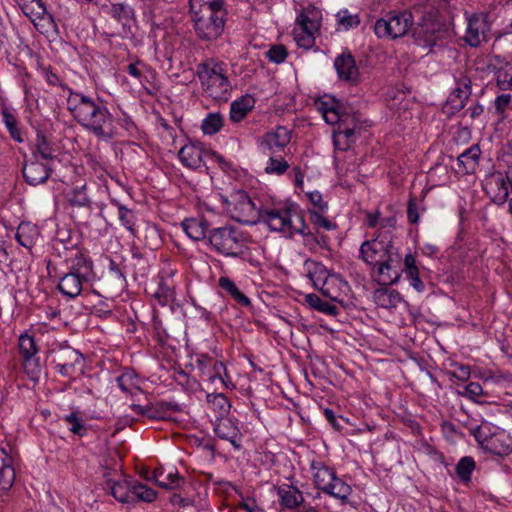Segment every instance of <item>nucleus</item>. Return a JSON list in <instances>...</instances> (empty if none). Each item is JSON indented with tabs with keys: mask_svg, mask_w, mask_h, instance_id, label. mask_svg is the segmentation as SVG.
<instances>
[{
	"mask_svg": "<svg viewBox=\"0 0 512 512\" xmlns=\"http://www.w3.org/2000/svg\"><path fill=\"white\" fill-rule=\"evenodd\" d=\"M61 87L68 91L67 110L80 126L105 141L118 135L116 120L100 97L74 91L65 84H61Z\"/></svg>",
	"mask_w": 512,
	"mask_h": 512,
	"instance_id": "1",
	"label": "nucleus"
},
{
	"mask_svg": "<svg viewBox=\"0 0 512 512\" xmlns=\"http://www.w3.org/2000/svg\"><path fill=\"white\" fill-rule=\"evenodd\" d=\"M189 12L196 36L214 42L224 32L227 10L224 0H189Z\"/></svg>",
	"mask_w": 512,
	"mask_h": 512,
	"instance_id": "2",
	"label": "nucleus"
},
{
	"mask_svg": "<svg viewBox=\"0 0 512 512\" xmlns=\"http://www.w3.org/2000/svg\"><path fill=\"white\" fill-rule=\"evenodd\" d=\"M248 235L232 224L211 227L206 244L215 252L226 257L246 260Z\"/></svg>",
	"mask_w": 512,
	"mask_h": 512,
	"instance_id": "3",
	"label": "nucleus"
},
{
	"mask_svg": "<svg viewBox=\"0 0 512 512\" xmlns=\"http://www.w3.org/2000/svg\"><path fill=\"white\" fill-rule=\"evenodd\" d=\"M270 224L275 228V232L282 233L286 238L292 239L295 234L303 237L305 245L316 244L321 248L328 247V236L319 232H311L308 228L302 211L297 206L290 205L285 218L276 214H271Z\"/></svg>",
	"mask_w": 512,
	"mask_h": 512,
	"instance_id": "4",
	"label": "nucleus"
},
{
	"mask_svg": "<svg viewBox=\"0 0 512 512\" xmlns=\"http://www.w3.org/2000/svg\"><path fill=\"white\" fill-rule=\"evenodd\" d=\"M229 205L232 207L233 218L238 222L244 224L263 222L274 232L275 228L269 222L271 214L285 218L289 210V206L284 208H257L254 201L244 190L234 191L230 195Z\"/></svg>",
	"mask_w": 512,
	"mask_h": 512,
	"instance_id": "5",
	"label": "nucleus"
},
{
	"mask_svg": "<svg viewBox=\"0 0 512 512\" xmlns=\"http://www.w3.org/2000/svg\"><path fill=\"white\" fill-rule=\"evenodd\" d=\"M223 63L202 62L197 65V76L204 91L217 101L227 102L232 86L225 75Z\"/></svg>",
	"mask_w": 512,
	"mask_h": 512,
	"instance_id": "6",
	"label": "nucleus"
},
{
	"mask_svg": "<svg viewBox=\"0 0 512 512\" xmlns=\"http://www.w3.org/2000/svg\"><path fill=\"white\" fill-rule=\"evenodd\" d=\"M412 37L418 46L428 48L431 52L435 46H444L445 41L451 37V31L436 14L427 13L413 28Z\"/></svg>",
	"mask_w": 512,
	"mask_h": 512,
	"instance_id": "7",
	"label": "nucleus"
},
{
	"mask_svg": "<svg viewBox=\"0 0 512 512\" xmlns=\"http://www.w3.org/2000/svg\"><path fill=\"white\" fill-rule=\"evenodd\" d=\"M310 468L313 472V482L317 489L340 500L342 504L348 503L352 488L341 478L337 477L334 468L327 466L322 461L315 460L311 462Z\"/></svg>",
	"mask_w": 512,
	"mask_h": 512,
	"instance_id": "8",
	"label": "nucleus"
},
{
	"mask_svg": "<svg viewBox=\"0 0 512 512\" xmlns=\"http://www.w3.org/2000/svg\"><path fill=\"white\" fill-rule=\"evenodd\" d=\"M110 494L120 503L134 504L136 501L150 503L156 498V491L132 477L107 480Z\"/></svg>",
	"mask_w": 512,
	"mask_h": 512,
	"instance_id": "9",
	"label": "nucleus"
},
{
	"mask_svg": "<svg viewBox=\"0 0 512 512\" xmlns=\"http://www.w3.org/2000/svg\"><path fill=\"white\" fill-rule=\"evenodd\" d=\"M413 25V16L409 11H390L385 17L378 19L374 32L379 38L396 39L404 36Z\"/></svg>",
	"mask_w": 512,
	"mask_h": 512,
	"instance_id": "10",
	"label": "nucleus"
},
{
	"mask_svg": "<svg viewBox=\"0 0 512 512\" xmlns=\"http://www.w3.org/2000/svg\"><path fill=\"white\" fill-rule=\"evenodd\" d=\"M390 249H398L392 241L390 231L379 232L374 238L360 245L359 258L375 270L376 266L387 257Z\"/></svg>",
	"mask_w": 512,
	"mask_h": 512,
	"instance_id": "11",
	"label": "nucleus"
},
{
	"mask_svg": "<svg viewBox=\"0 0 512 512\" xmlns=\"http://www.w3.org/2000/svg\"><path fill=\"white\" fill-rule=\"evenodd\" d=\"M473 435L480 447L495 456L505 457L512 452V437L505 430L487 434L481 426L474 429Z\"/></svg>",
	"mask_w": 512,
	"mask_h": 512,
	"instance_id": "12",
	"label": "nucleus"
},
{
	"mask_svg": "<svg viewBox=\"0 0 512 512\" xmlns=\"http://www.w3.org/2000/svg\"><path fill=\"white\" fill-rule=\"evenodd\" d=\"M387 257L372 270V277L381 286L396 284L403 273L402 255L399 249H390Z\"/></svg>",
	"mask_w": 512,
	"mask_h": 512,
	"instance_id": "13",
	"label": "nucleus"
},
{
	"mask_svg": "<svg viewBox=\"0 0 512 512\" xmlns=\"http://www.w3.org/2000/svg\"><path fill=\"white\" fill-rule=\"evenodd\" d=\"M52 363L55 364L59 374L70 377L77 369L82 371L84 358L78 350L70 346H64L53 351Z\"/></svg>",
	"mask_w": 512,
	"mask_h": 512,
	"instance_id": "14",
	"label": "nucleus"
},
{
	"mask_svg": "<svg viewBox=\"0 0 512 512\" xmlns=\"http://www.w3.org/2000/svg\"><path fill=\"white\" fill-rule=\"evenodd\" d=\"M333 65L341 81H345L353 86L360 83V72L355 58L347 48L334 59Z\"/></svg>",
	"mask_w": 512,
	"mask_h": 512,
	"instance_id": "15",
	"label": "nucleus"
},
{
	"mask_svg": "<svg viewBox=\"0 0 512 512\" xmlns=\"http://www.w3.org/2000/svg\"><path fill=\"white\" fill-rule=\"evenodd\" d=\"M69 204L73 207V217L87 225L92 214V202L86 193V186L75 187L68 195Z\"/></svg>",
	"mask_w": 512,
	"mask_h": 512,
	"instance_id": "16",
	"label": "nucleus"
},
{
	"mask_svg": "<svg viewBox=\"0 0 512 512\" xmlns=\"http://www.w3.org/2000/svg\"><path fill=\"white\" fill-rule=\"evenodd\" d=\"M25 181L32 186L42 184L47 181L52 173V168L48 164H44L34 159L25 161L22 169Z\"/></svg>",
	"mask_w": 512,
	"mask_h": 512,
	"instance_id": "17",
	"label": "nucleus"
},
{
	"mask_svg": "<svg viewBox=\"0 0 512 512\" xmlns=\"http://www.w3.org/2000/svg\"><path fill=\"white\" fill-rule=\"evenodd\" d=\"M318 110L322 113L326 123L335 125L339 121L346 104L335 96L326 95L316 101Z\"/></svg>",
	"mask_w": 512,
	"mask_h": 512,
	"instance_id": "18",
	"label": "nucleus"
},
{
	"mask_svg": "<svg viewBox=\"0 0 512 512\" xmlns=\"http://www.w3.org/2000/svg\"><path fill=\"white\" fill-rule=\"evenodd\" d=\"M214 432L220 439L229 441L235 449L239 450L241 448L240 430L229 418H217L214 422Z\"/></svg>",
	"mask_w": 512,
	"mask_h": 512,
	"instance_id": "19",
	"label": "nucleus"
},
{
	"mask_svg": "<svg viewBox=\"0 0 512 512\" xmlns=\"http://www.w3.org/2000/svg\"><path fill=\"white\" fill-rule=\"evenodd\" d=\"M291 141V131L284 126H277L272 132L264 134L260 141L263 150L273 152L275 148L283 149Z\"/></svg>",
	"mask_w": 512,
	"mask_h": 512,
	"instance_id": "20",
	"label": "nucleus"
},
{
	"mask_svg": "<svg viewBox=\"0 0 512 512\" xmlns=\"http://www.w3.org/2000/svg\"><path fill=\"white\" fill-rule=\"evenodd\" d=\"M88 280L86 277L69 271L60 278L58 289L64 296L75 298L81 293L83 283Z\"/></svg>",
	"mask_w": 512,
	"mask_h": 512,
	"instance_id": "21",
	"label": "nucleus"
},
{
	"mask_svg": "<svg viewBox=\"0 0 512 512\" xmlns=\"http://www.w3.org/2000/svg\"><path fill=\"white\" fill-rule=\"evenodd\" d=\"M471 81L469 78H461L457 82V87L452 91L447 99V103L451 105V108L455 111L462 110L466 101L471 96Z\"/></svg>",
	"mask_w": 512,
	"mask_h": 512,
	"instance_id": "22",
	"label": "nucleus"
},
{
	"mask_svg": "<svg viewBox=\"0 0 512 512\" xmlns=\"http://www.w3.org/2000/svg\"><path fill=\"white\" fill-rule=\"evenodd\" d=\"M15 481L12 457L0 448V493L8 491Z\"/></svg>",
	"mask_w": 512,
	"mask_h": 512,
	"instance_id": "23",
	"label": "nucleus"
},
{
	"mask_svg": "<svg viewBox=\"0 0 512 512\" xmlns=\"http://www.w3.org/2000/svg\"><path fill=\"white\" fill-rule=\"evenodd\" d=\"M202 156L203 151L200 147V142L186 144L178 153L181 163L190 169H198L201 167Z\"/></svg>",
	"mask_w": 512,
	"mask_h": 512,
	"instance_id": "24",
	"label": "nucleus"
},
{
	"mask_svg": "<svg viewBox=\"0 0 512 512\" xmlns=\"http://www.w3.org/2000/svg\"><path fill=\"white\" fill-rule=\"evenodd\" d=\"M277 494L280 505L287 509H294L304 502L302 492L294 485L283 484L279 486Z\"/></svg>",
	"mask_w": 512,
	"mask_h": 512,
	"instance_id": "25",
	"label": "nucleus"
},
{
	"mask_svg": "<svg viewBox=\"0 0 512 512\" xmlns=\"http://www.w3.org/2000/svg\"><path fill=\"white\" fill-rule=\"evenodd\" d=\"M183 229L186 234L193 240L205 241L208 239V231L211 229L210 223L204 218H190L185 219L182 223Z\"/></svg>",
	"mask_w": 512,
	"mask_h": 512,
	"instance_id": "26",
	"label": "nucleus"
},
{
	"mask_svg": "<svg viewBox=\"0 0 512 512\" xmlns=\"http://www.w3.org/2000/svg\"><path fill=\"white\" fill-rule=\"evenodd\" d=\"M481 150L478 145H472L457 158V171L462 174L473 173L478 166Z\"/></svg>",
	"mask_w": 512,
	"mask_h": 512,
	"instance_id": "27",
	"label": "nucleus"
},
{
	"mask_svg": "<svg viewBox=\"0 0 512 512\" xmlns=\"http://www.w3.org/2000/svg\"><path fill=\"white\" fill-rule=\"evenodd\" d=\"M348 287V283L343 280L340 274L333 273L323 288H320L321 294L334 302H342L340 296L345 288Z\"/></svg>",
	"mask_w": 512,
	"mask_h": 512,
	"instance_id": "28",
	"label": "nucleus"
},
{
	"mask_svg": "<svg viewBox=\"0 0 512 512\" xmlns=\"http://www.w3.org/2000/svg\"><path fill=\"white\" fill-rule=\"evenodd\" d=\"M255 99L252 95L246 94L239 99L233 101L230 107V120L233 123H238L245 118V116L253 109Z\"/></svg>",
	"mask_w": 512,
	"mask_h": 512,
	"instance_id": "29",
	"label": "nucleus"
},
{
	"mask_svg": "<svg viewBox=\"0 0 512 512\" xmlns=\"http://www.w3.org/2000/svg\"><path fill=\"white\" fill-rule=\"evenodd\" d=\"M374 298L379 306L386 309L395 308L402 301L401 294L395 289H389L387 286L377 289L374 293Z\"/></svg>",
	"mask_w": 512,
	"mask_h": 512,
	"instance_id": "30",
	"label": "nucleus"
},
{
	"mask_svg": "<svg viewBox=\"0 0 512 512\" xmlns=\"http://www.w3.org/2000/svg\"><path fill=\"white\" fill-rule=\"evenodd\" d=\"M109 15L124 27L135 20L134 8L125 2L112 3L109 9Z\"/></svg>",
	"mask_w": 512,
	"mask_h": 512,
	"instance_id": "31",
	"label": "nucleus"
},
{
	"mask_svg": "<svg viewBox=\"0 0 512 512\" xmlns=\"http://www.w3.org/2000/svg\"><path fill=\"white\" fill-rule=\"evenodd\" d=\"M484 26V20L480 19L477 15H473L468 19V26L464 39L470 47H478L480 45V33H483Z\"/></svg>",
	"mask_w": 512,
	"mask_h": 512,
	"instance_id": "32",
	"label": "nucleus"
},
{
	"mask_svg": "<svg viewBox=\"0 0 512 512\" xmlns=\"http://www.w3.org/2000/svg\"><path fill=\"white\" fill-rule=\"evenodd\" d=\"M218 285L240 306H251L250 299L237 287V285L228 277H220Z\"/></svg>",
	"mask_w": 512,
	"mask_h": 512,
	"instance_id": "33",
	"label": "nucleus"
},
{
	"mask_svg": "<svg viewBox=\"0 0 512 512\" xmlns=\"http://www.w3.org/2000/svg\"><path fill=\"white\" fill-rule=\"evenodd\" d=\"M70 272H74L90 279L93 274V262L89 257L77 250L75 256L71 259Z\"/></svg>",
	"mask_w": 512,
	"mask_h": 512,
	"instance_id": "34",
	"label": "nucleus"
},
{
	"mask_svg": "<svg viewBox=\"0 0 512 512\" xmlns=\"http://www.w3.org/2000/svg\"><path fill=\"white\" fill-rule=\"evenodd\" d=\"M313 267L308 270V277L312 281L314 288L320 290L326 284L330 276L333 274L322 263L307 260L306 264Z\"/></svg>",
	"mask_w": 512,
	"mask_h": 512,
	"instance_id": "35",
	"label": "nucleus"
},
{
	"mask_svg": "<svg viewBox=\"0 0 512 512\" xmlns=\"http://www.w3.org/2000/svg\"><path fill=\"white\" fill-rule=\"evenodd\" d=\"M32 155L34 159H37L38 156L44 160H53L56 158L55 149L52 143L41 131H37L35 150L33 151Z\"/></svg>",
	"mask_w": 512,
	"mask_h": 512,
	"instance_id": "36",
	"label": "nucleus"
},
{
	"mask_svg": "<svg viewBox=\"0 0 512 512\" xmlns=\"http://www.w3.org/2000/svg\"><path fill=\"white\" fill-rule=\"evenodd\" d=\"M22 12L32 21L43 15L46 5L42 0H15Z\"/></svg>",
	"mask_w": 512,
	"mask_h": 512,
	"instance_id": "37",
	"label": "nucleus"
},
{
	"mask_svg": "<svg viewBox=\"0 0 512 512\" xmlns=\"http://www.w3.org/2000/svg\"><path fill=\"white\" fill-rule=\"evenodd\" d=\"M1 114L3 123L6 129L8 130L10 137L18 143H23L24 138L22 136V131L18 125V120L16 116L13 113H11L7 108H4Z\"/></svg>",
	"mask_w": 512,
	"mask_h": 512,
	"instance_id": "38",
	"label": "nucleus"
},
{
	"mask_svg": "<svg viewBox=\"0 0 512 512\" xmlns=\"http://www.w3.org/2000/svg\"><path fill=\"white\" fill-rule=\"evenodd\" d=\"M206 398L212 409L218 414L217 418L226 417L229 414L231 404L223 393L207 394Z\"/></svg>",
	"mask_w": 512,
	"mask_h": 512,
	"instance_id": "39",
	"label": "nucleus"
},
{
	"mask_svg": "<svg viewBox=\"0 0 512 512\" xmlns=\"http://www.w3.org/2000/svg\"><path fill=\"white\" fill-rule=\"evenodd\" d=\"M476 463L471 456L462 457L455 466V473L463 483L471 481L472 472L475 470Z\"/></svg>",
	"mask_w": 512,
	"mask_h": 512,
	"instance_id": "40",
	"label": "nucleus"
},
{
	"mask_svg": "<svg viewBox=\"0 0 512 512\" xmlns=\"http://www.w3.org/2000/svg\"><path fill=\"white\" fill-rule=\"evenodd\" d=\"M305 301L309 304L311 308L324 314L331 316H337L339 314V309L337 306L322 301L320 297L314 293L307 294L305 297Z\"/></svg>",
	"mask_w": 512,
	"mask_h": 512,
	"instance_id": "41",
	"label": "nucleus"
},
{
	"mask_svg": "<svg viewBox=\"0 0 512 512\" xmlns=\"http://www.w3.org/2000/svg\"><path fill=\"white\" fill-rule=\"evenodd\" d=\"M336 21L339 29L344 31L357 28L361 23L359 14H352L348 9H342L338 11L336 14Z\"/></svg>",
	"mask_w": 512,
	"mask_h": 512,
	"instance_id": "42",
	"label": "nucleus"
},
{
	"mask_svg": "<svg viewBox=\"0 0 512 512\" xmlns=\"http://www.w3.org/2000/svg\"><path fill=\"white\" fill-rule=\"evenodd\" d=\"M223 127V116L220 113H209L202 121L201 129L206 135H214Z\"/></svg>",
	"mask_w": 512,
	"mask_h": 512,
	"instance_id": "43",
	"label": "nucleus"
},
{
	"mask_svg": "<svg viewBox=\"0 0 512 512\" xmlns=\"http://www.w3.org/2000/svg\"><path fill=\"white\" fill-rule=\"evenodd\" d=\"M58 245H62L65 250H72L77 246L73 241L72 231L66 227H59L53 238V246L57 249Z\"/></svg>",
	"mask_w": 512,
	"mask_h": 512,
	"instance_id": "44",
	"label": "nucleus"
},
{
	"mask_svg": "<svg viewBox=\"0 0 512 512\" xmlns=\"http://www.w3.org/2000/svg\"><path fill=\"white\" fill-rule=\"evenodd\" d=\"M63 419H64V421H66L70 425L69 430L73 434L78 435L80 437H83V436H85L87 434L88 427L85 424V422L82 419V417L79 416V412L78 411L71 412L70 414L64 416Z\"/></svg>",
	"mask_w": 512,
	"mask_h": 512,
	"instance_id": "45",
	"label": "nucleus"
},
{
	"mask_svg": "<svg viewBox=\"0 0 512 512\" xmlns=\"http://www.w3.org/2000/svg\"><path fill=\"white\" fill-rule=\"evenodd\" d=\"M118 208V216L121 224L131 233L135 234V223L136 217L132 210L126 208L124 205L120 204L118 201H112Z\"/></svg>",
	"mask_w": 512,
	"mask_h": 512,
	"instance_id": "46",
	"label": "nucleus"
},
{
	"mask_svg": "<svg viewBox=\"0 0 512 512\" xmlns=\"http://www.w3.org/2000/svg\"><path fill=\"white\" fill-rule=\"evenodd\" d=\"M33 23L35 27L43 34L50 32H58V25L54 19V16L51 13H49L46 8L43 15H39L37 21Z\"/></svg>",
	"mask_w": 512,
	"mask_h": 512,
	"instance_id": "47",
	"label": "nucleus"
},
{
	"mask_svg": "<svg viewBox=\"0 0 512 512\" xmlns=\"http://www.w3.org/2000/svg\"><path fill=\"white\" fill-rule=\"evenodd\" d=\"M155 299L161 306H166L174 299V290L164 280L158 284L157 290L154 293Z\"/></svg>",
	"mask_w": 512,
	"mask_h": 512,
	"instance_id": "48",
	"label": "nucleus"
},
{
	"mask_svg": "<svg viewBox=\"0 0 512 512\" xmlns=\"http://www.w3.org/2000/svg\"><path fill=\"white\" fill-rule=\"evenodd\" d=\"M19 350L23 358L35 356L37 346L34 337L27 333L21 334L19 337Z\"/></svg>",
	"mask_w": 512,
	"mask_h": 512,
	"instance_id": "49",
	"label": "nucleus"
},
{
	"mask_svg": "<svg viewBox=\"0 0 512 512\" xmlns=\"http://www.w3.org/2000/svg\"><path fill=\"white\" fill-rule=\"evenodd\" d=\"M357 125L356 123H352L351 126H345V123L344 124H340V126H338L337 128V133L338 135H343L345 138H346V146L345 147H340V142L339 140L336 138V135H334V145L337 149H340V150H346L350 147V144H351V141L350 139L355 135V131L357 129Z\"/></svg>",
	"mask_w": 512,
	"mask_h": 512,
	"instance_id": "50",
	"label": "nucleus"
},
{
	"mask_svg": "<svg viewBox=\"0 0 512 512\" xmlns=\"http://www.w3.org/2000/svg\"><path fill=\"white\" fill-rule=\"evenodd\" d=\"M155 413L157 414V420L166 419L168 411L180 412L182 408L177 402L158 401L154 404Z\"/></svg>",
	"mask_w": 512,
	"mask_h": 512,
	"instance_id": "51",
	"label": "nucleus"
},
{
	"mask_svg": "<svg viewBox=\"0 0 512 512\" xmlns=\"http://www.w3.org/2000/svg\"><path fill=\"white\" fill-rule=\"evenodd\" d=\"M323 212L310 210L309 211V220L315 227H321L325 230L331 231L336 229L337 225L324 217L322 215Z\"/></svg>",
	"mask_w": 512,
	"mask_h": 512,
	"instance_id": "52",
	"label": "nucleus"
},
{
	"mask_svg": "<svg viewBox=\"0 0 512 512\" xmlns=\"http://www.w3.org/2000/svg\"><path fill=\"white\" fill-rule=\"evenodd\" d=\"M266 56L269 59V61L276 64H280L286 60L288 52L286 47L282 44L272 45L270 49L266 52Z\"/></svg>",
	"mask_w": 512,
	"mask_h": 512,
	"instance_id": "53",
	"label": "nucleus"
},
{
	"mask_svg": "<svg viewBox=\"0 0 512 512\" xmlns=\"http://www.w3.org/2000/svg\"><path fill=\"white\" fill-rule=\"evenodd\" d=\"M23 366L30 379L36 380L39 377L41 367L39 359L35 358V356L24 357Z\"/></svg>",
	"mask_w": 512,
	"mask_h": 512,
	"instance_id": "54",
	"label": "nucleus"
},
{
	"mask_svg": "<svg viewBox=\"0 0 512 512\" xmlns=\"http://www.w3.org/2000/svg\"><path fill=\"white\" fill-rule=\"evenodd\" d=\"M294 36L299 47L309 49L314 45L315 38L313 36V30H300L297 32L295 29Z\"/></svg>",
	"mask_w": 512,
	"mask_h": 512,
	"instance_id": "55",
	"label": "nucleus"
},
{
	"mask_svg": "<svg viewBox=\"0 0 512 512\" xmlns=\"http://www.w3.org/2000/svg\"><path fill=\"white\" fill-rule=\"evenodd\" d=\"M135 374L133 372H124L116 378L118 387L127 394L131 393V388L136 385Z\"/></svg>",
	"mask_w": 512,
	"mask_h": 512,
	"instance_id": "56",
	"label": "nucleus"
},
{
	"mask_svg": "<svg viewBox=\"0 0 512 512\" xmlns=\"http://www.w3.org/2000/svg\"><path fill=\"white\" fill-rule=\"evenodd\" d=\"M288 167L289 165L287 161L284 160L283 158L277 159L271 157L269 159L267 167L265 168V171L269 174L281 175L288 169Z\"/></svg>",
	"mask_w": 512,
	"mask_h": 512,
	"instance_id": "57",
	"label": "nucleus"
},
{
	"mask_svg": "<svg viewBox=\"0 0 512 512\" xmlns=\"http://www.w3.org/2000/svg\"><path fill=\"white\" fill-rule=\"evenodd\" d=\"M462 396H465L475 402H480L477 398L484 394L482 386L477 382H470L463 387V391L459 392Z\"/></svg>",
	"mask_w": 512,
	"mask_h": 512,
	"instance_id": "58",
	"label": "nucleus"
},
{
	"mask_svg": "<svg viewBox=\"0 0 512 512\" xmlns=\"http://www.w3.org/2000/svg\"><path fill=\"white\" fill-rule=\"evenodd\" d=\"M342 111L343 112L340 115L339 121L336 122L335 124L340 126V124L345 123V126H351L352 123L353 124L356 123V125L358 126L359 118L356 113L352 112V108H350L348 105H346L345 108L342 109Z\"/></svg>",
	"mask_w": 512,
	"mask_h": 512,
	"instance_id": "59",
	"label": "nucleus"
},
{
	"mask_svg": "<svg viewBox=\"0 0 512 512\" xmlns=\"http://www.w3.org/2000/svg\"><path fill=\"white\" fill-rule=\"evenodd\" d=\"M452 366L454 367V370L451 372L452 377L462 382L469 380L471 374L470 366L460 363H453Z\"/></svg>",
	"mask_w": 512,
	"mask_h": 512,
	"instance_id": "60",
	"label": "nucleus"
},
{
	"mask_svg": "<svg viewBox=\"0 0 512 512\" xmlns=\"http://www.w3.org/2000/svg\"><path fill=\"white\" fill-rule=\"evenodd\" d=\"M406 274L407 279L410 282V285L417 291V292H424L425 285L423 281L419 277V269H412L408 271H404Z\"/></svg>",
	"mask_w": 512,
	"mask_h": 512,
	"instance_id": "61",
	"label": "nucleus"
},
{
	"mask_svg": "<svg viewBox=\"0 0 512 512\" xmlns=\"http://www.w3.org/2000/svg\"><path fill=\"white\" fill-rule=\"evenodd\" d=\"M512 96L511 94H500L496 97L494 101V107L496 113L501 116V118H504V112L508 108L510 102H511Z\"/></svg>",
	"mask_w": 512,
	"mask_h": 512,
	"instance_id": "62",
	"label": "nucleus"
},
{
	"mask_svg": "<svg viewBox=\"0 0 512 512\" xmlns=\"http://www.w3.org/2000/svg\"><path fill=\"white\" fill-rule=\"evenodd\" d=\"M212 368H213V373L209 374V380L211 382H214L216 379H218L219 381H221L224 384L225 382L223 379V374L227 375V371H226V367L223 364V362L217 361V360L213 361Z\"/></svg>",
	"mask_w": 512,
	"mask_h": 512,
	"instance_id": "63",
	"label": "nucleus"
},
{
	"mask_svg": "<svg viewBox=\"0 0 512 512\" xmlns=\"http://www.w3.org/2000/svg\"><path fill=\"white\" fill-rule=\"evenodd\" d=\"M311 203L318 208V211L325 212L328 209V203L323 200L322 194L318 191H313L307 194Z\"/></svg>",
	"mask_w": 512,
	"mask_h": 512,
	"instance_id": "64",
	"label": "nucleus"
}]
</instances>
